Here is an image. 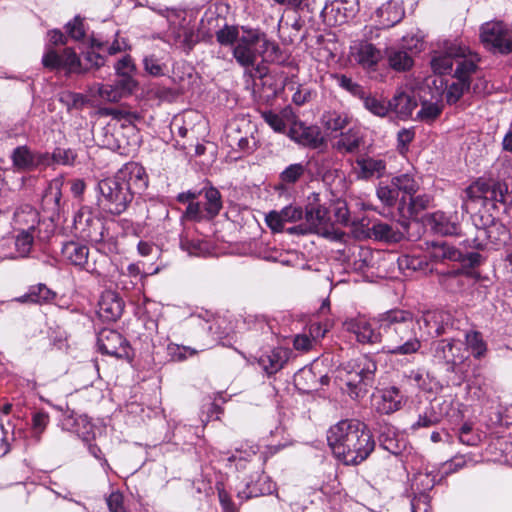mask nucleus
I'll list each match as a JSON object with an SVG mask.
<instances>
[{
	"mask_svg": "<svg viewBox=\"0 0 512 512\" xmlns=\"http://www.w3.org/2000/svg\"><path fill=\"white\" fill-rule=\"evenodd\" d=\"M180 246L188 254L194 256H200L208 251V244L200 239H190L183 237L180 240Z\"/></svg>",
	"mask_w": 512,
	"mask_h": 512,
	"instance_id": "obj_51",
	"label": "nucleus"
},
{
	"mask_svg": "<svg viewBox=\"0 0 512 512\" xmlns=\"http://www.w3.org/2000/svg\"><path fill=\"white\" fill-rule=\"evenodd\" d=\"M493 229L501 231V236L502 237L499 238L498 240L500 242L505 243V241L508 238V231L506 230L505 226H503V225H493L489 229H478L477 230V235H476L475 238L467 239L465 241L467 246L470 247V248L478 249V250L483 249L484 246H485L484 238L491 237Z\"/></svg>",
	"mask_w": 512,
	"mask_h": 512,
	"instance_id": "obj_37",
	"label": "nucleus"
},
{
	"mask_svg": "<svg viewBox=\"0 0 512 512\" xmlns=\"http://www.w3.org/2000/svg\"><path fill=\"white\" fill-rule=\"evenodd\" d=\"M61 256L65 263L90 274H100L97 260L90 255L89 247L77 241H68L62 245Z\"/></svg>",
	"mask_w": 512,
	"mask_h": 512,
	"instance_id": "obj_10",
	"label": "nucleus"
},
{
	"mask_svg": "<svg viewBox=\"0 0 512 512\" xmlns=\"http://www.w3.org/2000/svg\"><path fill=\"white\" fill-rule=\"evenodd\" d=\"M245 122L237 123L233 122L227 125L225 129V143L228 147H234V141L238 140L246 133V127L244 126Z\"/></svg>",
	"mask_w": 512,
	"mask_h": 512,
	"instance_id": "obj_55",
	"label": "nucleus"
},
{
	"mask_svg": "<svg viewBox=\"0 0 512 512\" xmlns=\"http://www.w3.org/2000/svg\"><path fill=\"white\" fill-rule=\"evenodd\" d=\"M480 37L484 45L494 52L505 54L512 50L510 31L500 21L483 24Z\"/></svg>",
	"mask_w": 512,
	"mask_h": 512,
	"instance_id": "obj_12",
	"label": "nucleus"
},
{
	"mask_svg": "<svg viewBox=\"0 0 512 512\" xmlns=\"http://www.w3.org/2000/svg\"><path fill=\"white\" fill-rule=\"evenodd\" d=\"M244 126L246 127V133L238 140L236 139V142H233L234 147L231 149L238 151L243 155H249L257 149L258 141L253 135V126L250 124H244Z\"/></svg>",
	"mask_w": 512,
	"mask_h": 512,
	"instance_id": "obj_38",
	"label": "nucleus"
},
{
	"mask_svg": "<svg viewBox=\"0 0 512 512\" xmlns=\"http://www.w3.org/2000/svg\"><path fill=\"white\" fill-rule=\"evenodd\" d=\"M14 221L15 224L19 226L20 230L36 232V229H38L37 236L47 240L53 235L55 229V225L51 219L41 222L39 213L30 205L20 207L14 213Z\"/></svg>",
	"mask_w": 512,
	"mask_h": 512,
	"instance_id": "obj_11",
	"label": "nucleus"
},
{
	"mask_svg": "<svg viewBox=\"0 0 512 512\" xmlns=\"http://www.w3.org/2000/svg\"><path fill=\"white\" fill-rule=\"evenodd\" d=\"M377 370L376 362L367 355L348 361L338 370L341 389L352 399H359L366 393V387L373 381Z\"/></svg>",
	"mask_w": 512,
	"mask_h": 512,
	"instance_id": "obj_4",
	"label": "nucleus"
},
{
	"mask_svg": "<svg viewBox=\"0 0 512 512\" xmlns=\"http://www.w3.org/2000/svg\"><path fill=\"white\" fill-rule=\"evenodd\" d=\"M260 50V56H263L267 61L274 62L280 58V47L275 42L268 40L264 34H261Z\"/></svg>",
	"mask_w": 512,
	"mask_h": 512,
	"instance_id": "obj_54",
	"label": "nucleus"
},
{
	"mask_svg": "<svg viewBox=\"0 0 512 512\" xmlns=\"http://www.w3.org/2000/svg\"><path fill=\"white\" fill-rule=\"evenodd\" d=\"M35 232L21 230L15 240V247L21 257H25L30 252Z\"/></svg>",
	"mask_w": 512,
	"mask_h": 512,
	"instance_id": "obj_52",
	"label": "nucleus"
},
{
	"mask_svg": "<svg viewBox=\"0 0 512 512\" xmlns=\"http://www.w3.org/2000/svg\"><path fill=\"white\" fill-rule=\"evenodd\" d=\"M123 310L124 302L116 292L107 290L101 294L97 313L103 321L113 322L118 320Z\"/></svg>",
	"mask_w": 512,
	"mask_h": 512,
	"instance_id": "obj_19",
	"label": "nucleus"
},
{
	"mask_svg": "<svg viewBox=\"0 0 512 512\" xmlns=\"http://www.w3.org/2000/svg\"><path fill=\"white\" fill-rule=\"evenodd\" d=\"M205 348L195 349L189 346L179 345L176 343H169L167 345V354L173 361H184L188 357L196 355L199 351H204Z\"/></svg>",
	"mask_w": 512,
	"mask_h": 512,
	"instance_id": "obj_46",
	"label": "nucleus"
},
{
	"mask_svg": "<svg viewBox=\"0 0 512 512\" xmlns=\"http://www.w3.org/2000/svg\"><path fill=\"white\" fill-rule=\"evenodd\" d=\"M356 59L364 68L374 67L381 59V52L371 43L360 44Z\"/></svg>",
	"mask_w": 512,
	"mask_h": 512,
	"instance_id": "obj_34",
	"label": "nucleus"
},
{
	"mask_svg": "<svg viewBox=\"0 0 512 512\" xmlns=\"http://www.w3.org/2000/svg\"><path fill=\"white\" fill-rule=\"evenodd\" d=\"M430 203V197L426 194L422 195H412L409 197V202L407 204V212L410 216L416 215L420 211L426 209Z\"/></svg>",
	"mask_w": 512,
	"mask_h": 512,
	"instance_id": "obj_59",
	"label": "nucleus"
},
{
	"mask_svg": "<svg viewBox=\"0 0 512 512\" xmlns=\"http://www.w3.org/2000/svg\"><path fill=\"white\" fill-rule=\"evenodd\" d=\"M63 51L60 53L51 46H47L42 57V65L51 71H64Z\"/></svg>",
	"mask_w": 512,
	"mask_h": 512,
	"instance_id": "obj_44",
	"label": "nucleus"
},
{
	"mask_svg": "<svg viewBox=\"0 0 512 512\" xmlns=\"http://www.w3.org/2000/svg\"><path fill=\"white\" fill-rule=\"evenodd\" d=\"M147 185L148 177L144 167L136 162H129L115 176L98 182V205L110 214L120 215L127 209L134 194L144 191Z\"/></svg>",
	"mask_w": 512,
	"mask_h": 512,
	"instance_id": "obj_1",
	"label": "nucleus"
},
{
	"mask_svg": "<svg viewBox=\"0 0 512 512\" xmlns=\"http://www.w3.org/2000/svg\"><path fill=\"white\" fill-rule=\"evenodd\" d=\"M13 166L19 171H32L50 163L47 153L33 152L27 146H18L11 155Z\"/></svg>",
	"mask_w": 512,
	"mask_h": 512,
	"instance_id": "obj_15",
	"label": "nucleus"
},
{
	"mask_svg": "<svg viewBox=\"0 0 512 512\" xmlns=\"http://www.w3.org/2000/svg\"><path fill=\"white\" fill-rule=\"evenodd\" d=\"M375 239L386 242H399L403 238V233L395 229L392 225L384 222H376L371 228Z\"/></svg>",
	"mask_w": 512,
	"mask_h": 512,
	"instance_id": "obj_35",
	"label": "nucleus"
},
{
	"mask_svg": "<svg viewBox=\"0 0 512 512\" xmlns=\"http://www.w3.org/2000/svg\"><path fill=\"white\" fill-rule=\"evenodd\" d=\"M465 195L471 202H481L483 206L497 204L508 206L512 204V193L505 182L492 179H478L465 190Z\"/></svg>",
	"mask_w": 512,
	"mask_h": 512,
	"instance_id": "obj_7",
	"label": "nucleus"
},
{
	"mask_svg": "<svg viewBox=\"0 0 512 512\" xmlns=\"http://www.w3.org/2000/svg\"><path fill=\"white\" fill-rule=\"evenodd\" d=\"M262 117L264 121L275 131V132H284L286 128V124L281 115L274 113L272 111H265L262 113Z\"/></svg>",
	"mask_w": 512,
	"mask_h": 512,
	"instance_id": "obj_62",
	"label": "nucleus"
},
{
	"mask_svg": "<svg viewBox=\"0 0 512 512\" xmlns=\"http://www.w3.org/2000/svg\"><path fill=\"white\" fill-rule=\"evenodd\" d=\"M346 330L353 333L359 343H383V332L372 327V324L363 317L353 318L345 322Z\"/></svg>",
	"mask_w": 512,
	"mask_h": 512,
	"instance_id": "obj_17",
	"label": "nucleus"
},
{
	"mask_svg": "<svg viewBox=\"0 0 512 512\" xmlns=\"http://www.w3.org/2000/svg\"><path fill=\"white\" fill-rule=\"evenodd\" d=\"M440 421V415L435 411L433 406H429L419 414L417 421L412 424L411 429L428 428L438 424Z\"/></svg>",
	"mask_w": 512,
	"mask_h": 512,
	"instance_id": "obj_48",
	"label": "nucleus"
},
{
	"mask_svg": "<svg viewBox=\"0 0 512 512\" xmlns=\"http://www.w3.org/2000/svg\"><path fill=\"white\" fill-rule=\"evenodd\" d=\"M433 357L438 363L444 364L447 372L453 374V385L460 386L466 381L470 367L469 356L460 340L451 338L436 342Z\"/></svg>",
	"mask_w": 512,
	"mask_h": 512,
	"instance_id": "obj_5",
	"label": "nucleus"
},
{
	"mask_svg": "<svg viewBox=\"0 0 512 512\" xmlns=\"http://www.w3.org/2000/svg\"><path fill=\"white\" fill-rule=\"evenodd\" d=\"M99 350L116 358H128L131 347L129 342L116 330L103 329L97 337Z\"/></svg>",
	"mask_w": 512,
	"mask_h": 512,
	"instance_id": "obj_13",
	"label": "nucleus"
},
{
	"mask_svg": "<svg viewBox=\"0 0 512 512\" xmlns=\"http://www.w3.org/2000/svg\"><path fill=\"white\" fill-rule=\"evenodd\" d=\"M435 485V477L426 472H418L414 475L411 482V489L414 496H421L422 494H428Z\"/></svg>",
	"mask_w": 512,
	"mask_h": 512,
	"instance_id": "obj_41",
	"label": "nucleus"
},
{
	"mask_svg": "<svg viewBox=\"0 0 512 512\" xmlns=\"http://www.w3.org/2000/svg\"><path fill=\"white\" fill-rule=\"evenodd\" d=\"M383 332V351L394 355L416 353L421 342L415 331V321L410 311L390 309L374 317Z\"/></svg>",
	"mask_w": 512,
	"mask_h": 512,
	"instance_id": "obj_3",
	"label": "nucleus"
},
{
	"mask_svg": "<svg viewBox=\"0 0 512 512\" xmlns=\"http://www.w3.org/2000/svg\"><path fill=\"white\" fill-rule=\"evenodd\" d=\"M63 427L76 433L84 441H90L93 437V425L86 415L77 417L69 416L63 422Z\"/></svg>",
	"mask_w": 512,
	"mask_h": 512,
	"instance_id": "obj_29",
	"label": "nucleus"
},
{
	"mask_svg": "<svg viewBox=\"0 0 512 512\" xmlns=\"http://www.w3.org/2000/svg\"><path fill=\"white\" fill-rule=\"evenodd\" d=\"M302 218L303 210L301 207L288 205L280 211L269 212L265 217V221L273 232H282L285 229L286 223H295L302 220Z\"/></svg>",
	"mask_w": 512,
	"mask_h": 512,
	"instance_id": "obj_20",
	"label": "nucleus"
},
{
	"mask_svg": "<svg viewBox=\"0 0 512 512\" xmlns=\"http://www.w3.org/2000/svg\"><path fill=\"white\" fill-rule=\"evenodd\" d=\"M465 342L467 348L471 350L472 355L476 359H480L485 356L487 352V345L483 340V337L478 331H469L465 334Z\"/></svg>",
	"mask_w": 512,
	"mask_h": 512,
	"instance_id": "obj_42",
	"label": "nucleus"
},
{
	"mask_svg": "<svg viewBox=\"0 0 512 512\" xmlns=\"http://www.w3.org/2000/svg\"><path fill=\"white\" fill-rule=\"evenodd\" d=\"M442 112V107L436 103L424 102L417 113V117L426 122L435 120Z\"/></svg>",
	"mask_w": 512,
	"mask_h": 512,
	"instance_id": "obj_58",
	"label": "nucleus"
},
{
	"mask_svg": "<svg viewBox=\"0 0 512 512\" xmlns=\"http://www.w3.org/2000/svg\"><path fill=\"white\" fill-rule=\"evenodd\" d=\"M91 91L106 102H118L122 98V90L119 86L110 84H95Z\"/></svg>",
	"mask_w": 512,
	"mask_h": 512,
	"instance_id": "obj_43",
	"label": "nucleus"
},
{
	"mask_svg": "<svg viewBox=\"0 0 512 512\" xmlns=\"http://www.w3.org/2000/svg\"><path fill=\"white\" fill-rule=\"evenodd\" d=\"M431 255L435 260L458 261L462 257V253L458 249L445 241L434 242L432 244Z\"/></svg>",
	"mask_w": 512,
	"mask_h": 512,
	"instance_id": "obj_36",
	"label": "nucleus"
},
{
	"mask_svg": "<svg viewBox=\"0 0 512 512\" xmlns=\"http://www.w3.org/2000/svg\"><path fill=\"white\" fill-rule=\"evenodd\" d=\"M387 60L389 66L396 71L409 70L413 65V59L408 52L398 48L387 50Z\"/></svg>",
	"mask_w": 512,
	"mask_h": 512,
	"instance_id": "obj_33",
	"label": "nucleus"
},
{
	"mask_svg": "<svg viewBox=\"0 0 512 512\" xmlns=\"http://www.w3.org/2000/svg\"><path fill=\"white\" fill-rule=\"evenodd\" d=\"M305 171L306 165L302 163L291 164L281 172L280 179L285 184H293L304 175Z\"/></svg>",
	"mask_w": 512,
	"mask_h": 512,
	"instance_id": "obj_50",
	"label": "nucleus"
},
{
	"mask_svg": "<svg viewBox=\"0 0 512 512\" xmlns=\"http://www.w3.org/2000/svg\"><path fill=\"white\" fill-rule=\"evenodd\" d=\"M360 177L363 179L380 178L386 172V163L382 159L363 157L356 160Z\"/></svg>",
	"mask_w": 512,
	"mask_h": 512,
	"instance_id": "obj_27",
	"label": "nucleus"
},
{
	"mask_svg": "<svg viewBox=\"0 0 512 512\" xmlns=\"http://www.w3.org/2000/svg\"><path fill=\"white\" fill-rule=\"evenodd\" d=\"M391 184L395 187L398 193L402 192L404 194L399 203V209L404 211L406 205V196L410 197L415 195L419 189V185L414 177L408 173L393 177Z\"/></svg>",
	"mask_w": 512,
	"mask_h": 512,
	"instance_id": "obj_28",
	"label": "nucleus"
},
{
	"mask_svg": "<svg viewBox=\"0 0 512 512\" xmlns=\"http://www.w3.org/2000/svg\"><path fill=\"white\" fill-rule=\"evenodd\" d=\"M101 51H105V43L98 41L97 39H92L91 41V50L87 51L84 56V61L87 67V70L90 68H100L105 64L104 57L100 54Z\"/></svg>",
	"mask_w": 512,
	"mask_h": 512,
	"instance_id": "obj_40",
	"label": "nucleus"
},
{
	"mask_svg": "<svg viewBox=\"0 0 512 512\" xmlns=\"http://www.w3.org/2000/svg\"><path fill=\"white\" fill-rule=\"evenodd\" d=\"M378 199L386 206H393L398 198V192L395 187L391 185H380L376 191Z\"/></svg>",
	"mask_w": 512,
	"mask_h": 512,
	"instance_id": "obj_57",
	"label": "nucleus"
},
{
	"mask_svg": "<svg viewBox=\"0 0 512 512\" xmlns=\"http://www.w3.org/2000/svg\"><path fill=\"white\" fill-rule=\"evenodd\" d=\"M360 100L363 102L364 108L377 117L383 118L389 113V101L385 102L383 99L377 98L367 92Z\"/></svg>",
	"mask_w": 512,
	"mask_h": 512,
	"instance_id": "obj_39",
	"label": "nucleus"
},
{
	"mask_svg": "<svg viewBox=\"0 0 512 512\" xmlns=\"http://www.w3.org/2000/svg\"><path fill=\"white\" fill-rule=\"evenodd\" d=\"M332 230L333 226L329 217V212L327 208L321 205L306 210L305 223L286 229V231L292 235L318 233L326 237L331 234Z\"/></svg>",
	"mask_w": 512,
	"mask_h": 512,
	"instance_id": "obj_9",
	"label": "nucleus"
},
{
	"mask_svg": "<svg viewBox=\"0 0 512 512\" xmlns=\"http://www.w3.org/2000/svg\"><path fill=\"white\" fill-rule=\"evenodd\" d=\"M411 509L412 512H432L430 507L429 494L413 496L411 500Z\"/></svg>",
	"mask_w": 512,
	"mask_h": 512,
	"instance_id": "obj_64",
	"label": "nucleus"
},
{
	"mask_svg": "<svg viewBox=\"0 0 512 512\" xmlns=\"http://www.w3.org/2000/svg\"><path fill=\"white\" fill-rule=\"evenodd\" d=\"M426 225L440 235H456L459 232V219L456 213L446 214L437 211L426 216Z\"/></svg>",
	"mask_w": 512,
	"mask_h": 512,
	"instance_id": "obj_21",
	"label": "nucleus"
},
{
	"mask_svg": "<svg viewBox=\"0 0 512 512\" xmlns=\"http://www.w3.org/2000/svg\"><path fill=\"white\" fill-rule=\"evenodd\" d=\"M477 64L472 61H465L455 69L454 77L456 81L447 86L445 91V99L447 103H456L463 93L470 87V76L476 71Z\"/></svg>",
	"mask_w": 512,
	"mask_h": 512,
	"instance_id": "obj_14",
	"label": "nucleus"
},
{
	"mask_svg": "<svg viewBox=\"0 0 512 512\" xmlns=\"http://www.w3.org/2000/svg\"><path fill=\"white\" fill-rule=\"evenodd\" d=\"M286 358V352L283 349L275 348L262 354L257 362L267 375H272L282 369Z\"/></svg>",
	"mask_w": 512,
	"mask_h": 512,
	"instance_id": "obj_26",
	"label": "nucleus"
},
{
	"mask_svg": "<svg viewBox=\"0 0 512 512\" xmlns=\"http://www.w3.org/2000/svg\"><path fill=\"white\" fill-rule=\"evenodd\" d=\"M288 135L296 143L314 149L320 148L325 142L317 126H306L298 120L291 123Z\"/></svg>",
	"mask_w": 512,
	"mask_h": 512,
	"instance_id": "obj_16",
	"label": "nucleus"
},
{
	"mask_svg": "<svg viewBox=\"0 0 512 512\" xmlns=\"http://www.w3.org/2000/svg\"><path fill=\"white\" fill-rule=\"evenodd\" d=\"M349 123L350 117L347 114L333 112L324 116V126L332 132L342 131Z\"/></svg>",
	"mask_w": 512,
	"mask_h": 512,
	"instance_id": "obj_49",
	"label": "nucleus"
},
{
	"mask_svg": "<svg viewBox=\"0 0 512 512\" xmlns=\"http://www.w3.org/2000/svg\"><path fill=\"white\" fill-rule=\"evenodd\" d=\"M199 195H203L205 199L204 208L207 219H212L217 216L222 209L221 194L215 187H204L199 191Z\"/></svg>",
	"mask_w": 512,
	"mask_h": 512,
	"instance_id": "obj_31",
	"label": "nucleus"
},
{
	"mask_svg": "<svg viewBox=\"0 0 512 512\" xmlns=\"http://www.w3.org/2000/svg\"><path fill=\"white\" fill-rule=\"evenodd\" d=\"M64 57V71L70 73H84L87 71V67H84L80 58L72 48L63 49Z\"/></svg>",
	"mask_w": 512,
	"mask_h": 512,
	"instance_id": "obj_47",
	"label": "nucleus"
},
{
	"mask_svg": "<svg viewBox=\"0 0 512 512\" xmlns=\"http://www.w3.org/2000/svg\"><path fill=\"white\" fill-rule=\"evenodd\" d=\"M322 14L332 25H341L345 23L349 17L346 3L342 0H334L326 4Z\"/></svg>",
	"mask_w": 512,
	"mask_h": 512,
	"instance_id": "obj_30",
	"label": "nucleus"
},
{
	"mask_svg": "<svg viewBox=\"0 0 512 512\" xmlns=\"http://www.w3.org/2000/svg\"><path fill=\"white\" fill-rule=\"evenodd\" d=\"M261 34L249 30L239 37L233 48L236 62L244 67L252 78H263L268 74L264 63H257L260 50Z\"/></svg>",
	"mask_w": 512,
	"mask_h": 512,
	"instance_id": "obj_6",
	"label": "nucleus"
},
{
	"mask_svg": "<svg viewBox=\"0 0 512 512\" xmlns=\"http://www.w3.org/2000/svg\"><path fill=\"white\" fill-rule=\"evenodd\" d=\"M404 403L405 396L395 386L382 389L373 399V406L376 411L386 415L400 410Z\"/></svg>",
	"mask_w": 512,
	"mask_h": 512,
	"instance_id": "obj_18",
	"label": "nucleus"
},
{
	"mask_svg": "<svg viewBox=\"0 0 512 512\" xmlns=\"http://www.w3.org/2000/svg\"><path fill=\"white\" fill-rule=\"evenodd\" d=\"M110 512H126L124 498L119 491L112 492L106 499Z\"/></svg>",
	"mask_w": 512,
	"mask_h": 512,
	"instance_id": "obj_63",
	"label": "nucleus"
},
{
	"mask_svg": "<svg viewBox=\"0 0 512 512\" xmlns=\"http://www.w3.org/2000/svg\"><path fill=\"white\" fill-rule=\"evenodd\" d=\"M328 445L339 461L345 465H357L374 450L375 442L366 428L358 420H341L327 432Z\"/></svg>",
	"mask_w": 512,
	"mask_h": 512,
	"instance_id": "obj_2",
	"label": "nucleus"
},
{
	"mask_svg": "<svg viewBox=\"0 0 512 512\" xmlns=\"http://www.w3.org/2000/svg\"><path fill=\"white\" fill-rule=\"evenodd\" d=\"M397 263L399 269L405 274H407V272L422 270L424 266H426V263L420 257L410 255L400 256Z\"/></svg>",
	"mask_w": 512,
	"mask_h": 512,
	"instance_id": "obj_53",
	"label": "nucleus"
},
{
	"mask_svg": "<svg viewBox=\"0 0 512 512\" xmlns=\"http://www.w3.org/2000/svg\"><path fill=\"white\" fill-rule=\"evenodd\" d=\"M54 293L44 284L31 286L28 292L18 297L16 300L20 303L43 304L52 300Z\"/></svg>",
	"mask_w": 512,
	"mask_h": 512,
	"instance_id": "obj_32",
	"label": "nucleus"
},
{
	"mask_svg": "<svg viewBox=\"0 0 512 512\" xmlns=\"http://www.w3.org/2000/svg\"><path fill=\"white\" fill-rule=\"evenodd\" d=\"M65 28L68 36L75 41H79L85 37L86 31L84 22L80 16H75L66 24Z\"/></svg>",
	"mask_w": 512,
	"mask_h": 512,
	"instance_id": "obj_56",
	"label": "nucleus"
},
{
	"mask_svg": "<svg viewBox=\"0 0 512 512\" xmlns=\"http://www.w3.org/2000/svg\"><path fill=\"white\" fill-rule=\"evenodd\" d=\"M465 61H472L477 64V55L457 41H445L441 50L434 51L431 58V68L436 74H449L454 63L456 69H458Z\"/></svg>",
	"mask_w": 512,
	"mask_h": 512,
	"instance_id": "obj_8",
	"label": "nucleus"
},
{
	"mask_svg": "<svg viewBox=\"0 0 512 512\" xmlns=\"http://www.w3.org/2000/svg\"><path fill=\"white\" fill-rule=\"evenodd\" d=\"M332 78L339 87L350 93L352 96L359 99L364 97V94L366 93L364 87L357 82H354L350 77L344 74H334L332 75Z\"/></svg>",
	"mask_w": 512,
	"mask_h": 512,
	"instance_id": "obj_45",
	"label": "nucleus"
},
{
	"mask_svg": "<svg viewBox=\"0 0 512 512\" xmlns=\"http://www.w3.org/2000/svg\"><path fill=\"white\" fill-rule=\"evenodd\" d=\"M405 15L403 7L395 1L382 4L375 12L376 22L382 29H388L399 23Z\"/></svg>",
	"mask_w": 512,
	"mask_h": 512,
	"instance_id": "obj_23",
	"label": "nucleus"
},
{
	"mask_svg": "<svg viewBox=\"0 0 512 512\" xmlns=\"http://www.w3.org/2000/svg\"><path fill=\"white\" fill-rule=\"evenodd\" d=\"M144 69L152 76L164 75L165 65L161 64L154 55L146 56L143 59Z\"/></svg>",
	"mask_w": 512,
	"mask_h": 512,
	"instance_id": "obj_61",
	"label": "nucleus"
},
{
	"mask_svg": "<svg viewBox=\"0 0 512 512\" xmlns=\"http://www.w3.org/2000/svg\"><path fill=\"white\" fill-rule=\"evenodd\" d=\"M238 34L236 27L226 25L216 33V38L221 45H232L233 43L236 44L239 39Z\"/></svg>",
	"mask_w": 512,
	"mask_h": 512,
	"instance_id": "obj_60",
	"label": "nucleus"
},
{
	"mask_svg": "<svg viewBox=\"0 0 512 512\" xmlns=\"http://www.w3.org/2000/svg\"><path fill=\"white\" fill-rule=\"evenodd\" d=\"M274 490V484L266 476H259L255 483L247 482L245 487L238 490L237 496L241 501L271 494Z\"/></svg>",
	"mask_w": 512,
	"mask_h": 512,
	"instance_id": "obj_25",
	"label": "nucleus"
},
{
	"mask_svg": "<svg viewBox=\"0 0 512 512\" xmlns=\"http://www.w3.org/2000/svg\"><path fill=\"white\" fill-rule=\"evenodd\" d=\"M417 106L416 100L402 90H398L389 100V112L393 111L400 119H408Z\"/></svg>",
	"mask_w": 512,
	"mask_h": 512,
	"instance_id": "obj_24",
	"label": "nucleus"
},
{
	"mask_svg": "<svg viewBox=\"0 0 512 512\" xmlns=\"http://www.w3.org/2000/svg\"><path fill=\"white\" fill-rule=\"evenodd\" d=\"M364 142L365 138L362 129L354 126L345 132H341L333 147L341 154H355Z\"/></svg>",
	"mask_w": 512,
	"mask_h": 512,
	"instance_id": "obj_22",
	"label": "nucleus"
}]
</instances>
